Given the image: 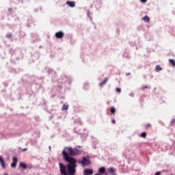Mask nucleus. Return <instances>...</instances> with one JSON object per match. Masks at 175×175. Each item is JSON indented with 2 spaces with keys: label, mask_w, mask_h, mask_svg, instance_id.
Listing matches in <instances>:
<instances>
[{
  "label": "nucleus",
  "mask_w": 175,
  "mask_h": 175,
  "mask_svg": "<svg viewBox=\"0 0 175 175\" xmlns=\"http://www.w3.org/2000/svg\"><path fill=\"white\" fill-rule=\"evenodd\" d=\"M72 81H73V78H72L70 76L66 77L65 75H62L60 77V79L58 80V83L60 84L67 83L68 84L70 85Z\"/></svg>",
  "instance_id": "1"
},
{
  "label": "nucleus",
  "mask_w": 175,
  "mask_h": 175,
  "mask_svg": "<svg viewBox=\"0 0 175 175\" xmlns=\"http://www.w3.org/2000/svg\"><path fill=\"white\" fill-rule=\"evenodd\" d=\"M78 163H79V165H82V166H87L88 165H91V160H90V155L83 156L82 157V160L78 161Z\"/></svg>",
  "instance_id": "2"
},
{
  "label": "nucleus",
  "mask_w": 175,
  "mask_h": 175,
  "mask_svg": "<svg viewBox=\"0 0 175 175\" xmlns=\"http://www.w3.org/2000/svg\"><path fill=\"white\" fill-rule=\"evenodd\" d=\"M12 161L13 162L11 163V167L14 169L17 167V162H18V159H17V157H14L12 158Z\"/></svg>",
  "instance_id": "3"
},
{
  "label": "nucleus",
  "mask_w": 175,
  "mask_h": 175,
  "mask_svg": "<svg viewBox=\"0 0 175 175\" xmlns=\"http://www.w3.org/2000/svg\"><path fill=\"white\" fill-rule=\"evenodd\" d=\"M93 174H94V170L92 169L85 168L83 170V175H93Z\"/></svg>",
  "instance_id": "4"
},
{
  "label": "nucleus",
  "mask_w": 175,
  "mask_h": 175,
  "mask_svg": "<svg viewBox=\"0 0 175 175\" xmlns=\"http://www.w3.org/2000/svg\"><path fill=\"white\" fill-rule=\"evenodd\" d=\"M55 36L56 39H62L65 36V33L63 31H59L55 33Z\"/></svg>",
  "instance_id": "5"
},
{
  "label": "nucleus",
  "mask_w": 175,
  "mask_h": 175,
  "mask_svg": "<svg viewBox=\"0 0 175 175\" xmlns=\"http://www.w3.org/2000/svg\"><path fill=\"white\" fill-rule=\"evenodd\" d=\"M0 165L2 167V169H6V163L5 162V160L2 158V156H0Z\"/></svg>",
  "instance_id": "6"
},
{
  "label": "nucleus",
  "mask_w": 175,
  "mask_h": 175,
  "mask_svg": "<svg viewBox=\"0 0 175 175\" xmlns=\"http://www.w3.org/2000/svg\"><path fill=\"white\" fill-rule=\"evenodd\" d=\"M107 172H109V173H110V174L111 175H116L117 170H116V168L109 167L107 169Z\"/></svg>",
  "instance_id": "7"
},
{
  "label": "nucleus",
  "mask_w": 175,
  "mask_h": 175,
  "mask_svg": "<svg viewBox=\"0 0 175 175\" xmlns=\"http://www.w3.org/2000/svg\"><path fill=\"white\" fill-rule=\"evenodd\" d=\"M66 5H68L70 8H75V6H76V3L75 1H67Z\"/></svg>",
  "instance_id": "8"
},
{
  "label": "nucleus",
  "mask_w": 175,
  "mask_h": 175,
  "mask_svg": "<svg viewBox=\"0 0 175 175\" xmlns=\"http://www.w3.org/2000/svg\"><path fill=\"white\" fill-rule=\"evenodd\" d=\"M45 70H46L47 73L50 75H55V72H54V70L51 68H50L49 67H46Z\"/></svg>",
  "instance_id": "9"
},
{
  "label": "nucleus",
  "mask_w": 175,
  "mask_h": 175,
  "mask_svg": "<svg viewBox=\"0 0 175 175\" xmlns=\"http://www.w3.org/2000/svg\"><path fill=\"white\" fill-rule=\"evenodd\" d=\"M107 81H109V77L105 78L104 81H103L101 83H99L100 88H102L103 85H106Z\"/></svg>",
  "instance_id": "10"
},
{
  "label": "nucleus",
  "mask_w": 175,
  "mask_h": 175,
  "mask_svg": "<svg viewBox=\"0 0 175 175\" xmlns=\"http://www.w3.org/2000/svg\"><path fill=\"white\" fill-rule=\"evenodd\" d=\"M19 165L21 167H22V169H24V170L28 169V165H27V163L21 161L20 163H19Z\"/></svg>",
  "instance_id": "11"
},
{
  "label": "nucleus",
  "mask_w": 175,
  "mask_h": 175,
  "mask_svg": "<svg viewBox=\"0 0 175 175\" xmlns=\"http://www.w3.org/2000/svg\"><path fill=\"white\" fill-rule=\"evenodd\" d=\"M140 137H143L144 139H146V137H147V133H146V131L142 132L140 134Z\"/></svg>",
  "instance_id": "12"
},
{
  "label": "nucleus",
  "mask_w": 175,
  "mask_h": 175,
  "mask_svg": "<svg viewBox=\"0 0 175 175\" xmlns=\"http://www.w3.org/2000/svg\"><path fill=\"white\" fill-rule=\"evenodd\" d=\"M144 21H145V23H150V17H148V16H145L143 18Z\"/></svg>",
  "instance_id": "13"
},
{
  "label": "nucleus",
  "mask_w": 175,
  "mask_h": 175,
  "mask_svg": "<svg viewBox=\"0 0 175 175\" xmlns=\"http://www.w3.org/2000/svg\"><path fill=\"white\" fill-rule=\"evenodd\" d=\"M87 16L90 18V21H92V16H92V14L90 12V11H88Z\"/></svg>",
  "instance_id": "14"
},
{
  "label": "nucleus",
  "mask_w": 175,
  "mask_h": 175,
  "mask_svg": "<svg viewBox=\"0 0 175 175\" xmlns=\"http://www.w3.org/2000/svg\"><path fill=\"white\" fill-rule=\"evenodd\" d=\"M69 105L68 104H64L62 110H68Z\"/></svg>",
  "instance_id": "15"
},
{
  "label": "nucleus",
  "mask_w": 175,
  "mask_h": 175,
  "mask_svg": "<svg viewBox=\"0 0 175 175\" xmlns=\"http://www.w3.org/2000/svg\"><path fill=\"white\" fill-rule=\"evenodd\" d=\"M155 69L156 72H161V70H162V68L159 65H157Z\"/></svg>",
  "instance_id": "16"
},
{
  "label": "nucleus",
  "mask_w": 175,
  "mask_h": 175,
  "mask_svg": "<svg viewBox=\"0 0 175 175\" xmlns=\"http://www.w3.org/2000/svg\"><path fill=\"white\" fill-rule=\"evenodd\" d=\"M169 62H170V64H171V65H172L173 66H175V60L174 59H170Z\"/></svg>",
  "instance_id": "17"
},
{
  "label": "nucleus",
  "mask_w": 175,
  "mask_h": 175,
  "mask_svg": "<svg viewBox=\"0 0 175 175\" xmlns=\"http://www.w3.org/2000/svg\"><path fill=\"white\" fill-rule=\"evenodd\" d=\"M110 112L111 114H116V108L114 107H112L110 109Z\"/></svg>",
  "instance_id": "18"
},
{
  "label": "nucleus",
  "mask_w": 175,
  "mask_h": 175,
  "mask_svg": "<svg viewBox=\"0 0 175 175\" xmlns=\"http://www.w3.org/2000/svg\"><path fill=\"white\" fill-rule=\"evenodd\" d=\"M88 85H90L88 83H85L83 84V90H88Z\"/></svg>",
  "instance_id": "19"
},
{
  "label": "nucleus",
  "mask_w": 175,
  "mask_h": 175,
  "mask_svg": "<svg viewBox=\"0 0 175 175\" xmlns=\"http://www.w3.org/2000/svg\"><path fill=\"white\" fill-rule=\"evenodd\" d=\"M5 38H7L8 39H10V38H12V33H7Z\"/></svg>",
  "instance_id": "20"
},
{
  "label": "nucleus",
  "mask_w": 175,
  "mask_h": 175,
  "mask_svg": "<svg viewBox=\"0 0 175 175\" xmlns=\"http://www.w3.org/2000/svg\"><path fill=\"white\" fill-rule=\"evenodd\" d=\"M116 92H118V94H121V88H116Z\"/></svg>",
  "instance_id": "21"
},
{
  "label": "nucleus",
  "mask_w": 175,
  "mask_h": 175,
  "mask_svg": "<svg viewBox=\"0 0 175 175\" xmlns=\"http://www.w3.org/2000/svg\"><path fill=\"white\" fill-rule=\"evenodd\" d=\"M162 174V172H161V171L157 172L154 175H161Z\"/></svg>",
  "instance_id": "22"
},
{
  "label": "nucleus",
  "mask_w": 175,
  "mask_h": 175,
  "mask_svg": "<svg viewBox=\"0 0 175 175\" xmlns=\"http://www.w3.org/2000/svg\"><path fill=\"white\" fill-rule=\"evenodd\" d=\"M142 3H146L147 0H139Z\"/></svg>",
  "instance_id": "23"
},
{
  "label": "nucleus",
  "mask_w": 175,
  "mask_h": 175,
  "mask_svg": "<svg viewBox=\"0 0 175 175\" xmlns=\"http://www.w3.org/2000/svg\"><path fill=\"white\" fill-rule=\"evenodd\" d=\"M145 88H148V89H150V87H148V86H144V87L142 88V91H144V89H145Z\"/></svg>",
  "instance_id": "24"
},
{
  "label": "nucleus",
  "mask_w": 175,
  "mask_h": 175,
  "mask_svg": "<svg viewBox=\"0 0 175 175\" xmlns=\"http://www.w3.org/2000/svg\"><path fill=\"white\" fill-rule=\"evenodd\" d=\"M174 122H175V120H174V119H172V120H171V122H170L171 125H173V124H174Z\"/></svg>",
  "instance_id": "25"
},
{
  "label": "nucleus",
  "mask_w": 175,
  "mask_h": 175,
  "mask_svg": "<svg viewBox=\"0 0 175 175\" xmlns=\"http://www.w3.org/2000/svg\"><path fill=\"white\" fill-rule=\"evenodd\" d=\"M57 87L59 90H62L64 88V85H58Z\"/></svg>",
  "instance_id": "26"
},
{
  "label": "nucleus",
  "mask_w": 175,
  "mask_h": 175,
  "mask_svg": "<svg viewBox=\"0 0 175 175\" xmlns=\"http://www.w3.org/2000/svg\"><path fill=\"white\" fill-rule=\"evenodd\" d=\"M146 127H147V128H151V124H146Z\"/></svg>",
  "instance_id": "27"
},
{
  "label": "nucleus",
  "mask_w": 175,
  "mask_h": 175,
  "mask_svg": "<svg viewBox=\"0 0 175 175\" xmlns=\"http://www.w3.org/2000/svg\"><path fill=\"white\" fill-rule=\"evenodd\" d=\"M111 122H112V124H116V120H114V119L112 120H111Z\"/></svg>",
  "instance_id": "28"
},
{
  "label": "nucleus",
  "mask_w": 175,
  "mask_h": 175,
  "mask_svg": "<svg viewBox=\"0 0 175 175\" xmlns=\"http://www.w3.org/2000/svg\"><path fill=\"white\" fill-rule=\"evenodd\" d=\"M13 8H8V12H12Z\"/></svg>",
  "instance_id": "29"
},
{
  "label": "nucleus",
  "mask_w": 175,
  "mask_h": 175,
  "mask_svg": "<svg viewBox=\"0 0 175 175\" xmlns=\"http://www.w3.org/2000/svg\"><path fill=\"white\" fill-rule=\"evenodd\" d=\"M27 150H28V148H23V149H22V151H23V152L27 151Z\"/></svg>",
  "instance_id": "30"
},
{
  "label": "nucleus",
  "mask_w": 175,
  "mask_h": 175,
  "mask_svg": "<svg viewBox=\"0 0 175 175\" xmlns=\"http://www.w3.org/2000/svg\"><path fill=\"white\" fill-rule=\"evenodd\" d=\"M129 75H131V72H127V73L126 74V76H129Z\"/></svg>",
  "instance_id": "31"
},
{
  "label": "nucleus",
  "mask_w": 175,
  "mask_h": 175,
  "mask_svg": "<svg viewBox=\"0 0 175 175\" xmlns=\"http://www.w3.org/2000/svg\"><path fill=\"white\" fill-rule=\"evenodd\" d=\"M38 88H40V85H38Z\"/></svg>",
  "instance_id": "32"
},
{
  "label": "nucleus",
  "mask_w": 175,
  "mask_h": 175,
  "mask_svg": "<svg viewBox=\"0 0 175 175\" xmlns=\"http://www.w3.org/2000/svg\"><path fill=\"white\" fill-rule=\"evenodd\" d=\"M77 147H78L79 148H81V146H78Z\"/></svg>",
  "instance_id": "33"
},
{
  "label": "nucleus",
  "mask_w": 175,
  "mask_h": 175,
  "mask_svg": "<svg viewBox=\"0 0 175 175\" xmlns=\"http://www.w3.org/2000/svg\"><path fill=\"white\" fill-rule=\"evenodd\" d=\"M130 96H133V94H130Z\"/></svg>",
  "instance_id": "34"
},
{
  "label": "nucleus",
  "mask_w": 175,
  "mask_h": 175,
  "mask_svg": "<svg viewBox=\"0 0 175 175\" xmlns=\"http://www.w3.org/2000/svg\"><path fill=\"white\" fill-rule=\"evenodd\" d=\"M49 150H50V148H51V146H49Z\"/></svg>",
  "instance_id": "35"
},
{
  "label": "nucleus",
  "mask_w": 175,
  "mask_h": 175,
  "mask_svg": "<svg viewBox=\"0 0 175 175\" xmlns=\"http://www.w3.org/2000/svg\"><path fill=\"white\" fill-rule=\"evenodd\" d=\"M4 175H8V173H5Z\"/></svg>",
  "instance_id": "36"
}]
</instances>
